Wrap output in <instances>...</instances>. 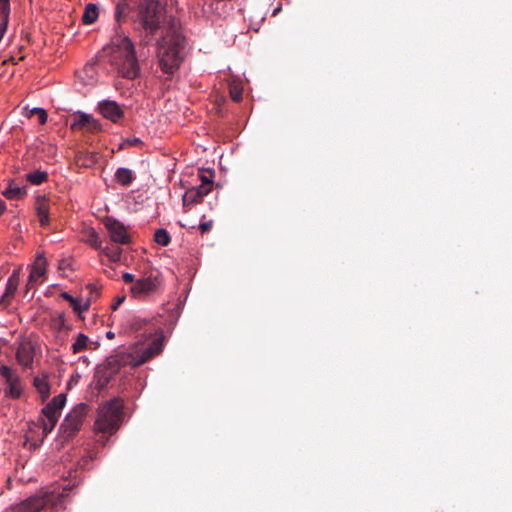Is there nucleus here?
<instances>
[{
  "mask_svg": "<svg viewBox=\"0 0 512 512\" xmlns=\"http://www.w3.org/2000/svg\"><path fill=\"white\" fill-rule=\"evenodd\" d=\"M72 308L74 309V311L76 312H83V311H86L89 307V304L86 303V304H82L79 300H77V298H74V303H70Z\"/></svg>",
  "mask_w": 512,
  "mask_h": 512,
  "instance_id": "obj_34",
  "label": "nucleus"
},
{
  "mask_svg": "<svg viewBox=\"0 0 512 512\" xmlns=\"http://www.w3.org/2000/svg\"><path fill=\"white\" fill-rule=\"evenodd\" d=\"M104 226L109 233L110 241L118 245H126L131 243V235L128 233L127 227H125L119 220L108 217Z\"/></svg>",
  "mask_w": 512,
  "mask_h": 512,
  "instance_id": "obj_9",
  "label": "nucleus"
},
{
  "mask_svg": "<svg viewBox=\"0 0 512 512\" xmlns=\"http://www.w3.org/2000/svg\"><path fill=\"white\" fill-rule=\"evenodd\" d=\"M101 130V124L99 120L92 117L91 114L88 115V121L86 122L85 131L89 133H98Z\"/></svg>",
  "mask_w": 512,
  "mask_h": 512,
  "instance_id": "obj_30",
  "label": "nucleus"
},
{
  "mask_svg": "<svg viewBox=\"0 0 512 512\" xmlns=\"http://www.w3.org/2000/svg\"><path fill=\"white\" fill-rule=\"evenodd\" d=\"M125 296L118 297L116 301L112 305V309L116 310L123 302H124Z\"/></svg>",
  "mask_w": 512,
  "mask_h": 512,
  "instance_id": "obj_37",
  "label": "nucleus"
},
{
  "mask_svg": "<svg viewBox=\"0 0 512 512\" xmlns=\"http://www.w3.org/2000/svg\"><path fill=\"white\" fill-rule=\"evenodd\" d=\"M162 290V278L159 271L150 270L145 272L130 287L132 297L137 299H146L157 295Z\"/></svg>",
  "mask_w": 512,
  "mask_h": 512,
  "instance_id": "obj_7",
  "label": "nucleus"
},
{
  "mask_svg": "<svg viewBox=\"0 0 512 512\" xmlns=\"http://www.w3.org/2000/svg\"><path fill=\"white\" fill-rule=\"evenodd\" d=\"M32 115H36V117H38L40 124H44L47 121V117H48L47 112L43 108H39V107L32 108L28 112V117L30 118V117H32Z\"/></svg>",
  "mask_w": 512,
  "mask_h": 512,
  "instance_id": "obj_31",
  "label": "nucleus"
},
{
  "mask_svg": "<svg viewBox=\"0 0 512 512\" xmlns=\"http://www.w3.org/2000/svg\"><path fill=\"white\" fill-rule=\"evenodd\" d=\"M123 403L119 399H114L104 403L99 408V416L95 422V427L103 433H114L119 428V422L122 418Z\"/></svg>",
  "mask_w": 512,
  "mask_h": 512,
  "instance_id": "obj_5",
  "label": "nucleus"
},
{
  "mask_svg": "<svg viewBox=\"0 0 512 512\" xmlns=\"http://www.w3.org/2000/svg\"><path fill=\"white\" fill-rule=\"evenodd\" d=\"M35 354L33 343L29 340H22L17 344L15 358L23 368H30Z\"/></svg>",
  "mask_w": 512,
  "mask_h": 512,
  "instance_id": "obj_12",
  "label": "nucleus"
},
{
  "mask_svg": "<svg viewBox=\"0 0 512 512\" xmlns=\"http://www.w3.org/2000/svg\"><path fill=\"white\" fill-rule=\"evenodd\" d=\"M164 17V4L162 0H141L139 4V18L145 30L154 33Z\"/></svg>",
  "mask_w": 512,
  "mask_h": 512,
  "instance_id": "obj_8",
  "label": "nucleus"
},
{
  "mask_svg": "<svg viewBox=\"0 0 512 512\" xmlns=\"http://www.w3.org/2000/svg\"><path fill=\"white\" fill-rule=\"evenodd\" d=\"M213 186L212 181H204L198 187H192L185 191L183 196V205L185 207L200 203L203 201L204 196L208 195Z\"/></svg>",
  "mask_w": 512,
  "mask_h": 512,
  "instance_id": "obj_11",
  "label": "nucleus"
},
{
  "mask_svg": "<svg viewBox=\"0 0 512 512\" xmlns=\"http://www.w3.org/2000/svg\"><path fill=\"white\" fill-rule=\"evenodd\" d=\"M88 337L85 334H78L75 341L72 343V352L78 354L87 349Z\"/></svg>",
  "mask_w": 512,
  "mask_h": 512,
  "instance_id": "obj_28",
  "label": "nucleus"
},
{
  "mask_svg": "<svg viewBox=\"0 0 512 512\" xmlns=\"http://www.w3.org/2000/svg\"><path fill=\"white\" fill-rule=\"evenodd\" d=\"M25 178L32 185H41L48 181V173L43 170H35L27 173Z\"/></svg>",
  "mask_w": 512,
  "mask_h": 512,
  "instance_id": "obj_22",
  "label": "nucleus"
},
{
  "mask_svg": "<svg viewBox=\"0 0 512 512\" xmlns=\"http://www.w3.org/2000/svg\"><path fill=\"white\" fill-rule=\"evenodd\" d=\"M122 278L126 283H130L131 285L137 280L135 279V276L131 273H124L122 275Z\"/></svg>",
  "mask_w": 512,
  "mask_h": 512,
  "instance_id": "obj_36",
  "label": "nucleus"
},
{
  "mask_svg": "<svg viewBox=\"0 0 512 512\" xmlns=\"http://www.w3.org/2000/svg\"><path fill=\"white\" fill-rule=\"evenodd\" d=\"M154 240L158 245L167 246L171 242V236L166 229H158L154 234Z\"/></svg>",
  "mask_w": 512,
  "mask_h": 512,
  "instance_id": "obj_29",
  "label": "nucleus"
},
{
  "mask_svg": "<svg viewBox=\"0 0 512 512\" xmlns=\"http://www.w3.org/2000/svg\"><path fill=\"white\" fill-rule=\"evenodd\" d=\"M98 108L104 118L111 120L114 123L123 118L124 111L115 101H102L99 103Z\"/></svg>",
  "mask_w": 512,
  "mask_h": 512,
  "instance_id": "obj_13",
  "label": "nucleus"
},
{
  "mask_svg": "<svg viewBox=\"0 0 512 512\" xmlns=\"http://www.w3.org/2000/svg\"><path fill=\"white\" fill-rule=\"evenodd\" d=\"M89 288L91 289V291L95 290V287H93V286H89Z\"/></svg>",
  "mask_w": 512,
  "mask_h": 512,
  "instance_id": "obj_43",
  "label": "nucleus"
},
{
  "mask_svg": "<svg viewBox=\"0 0 512 512\" xmlns=\"http://www.w3.org/2000/svg\"><path fill=\"white\" fill-rule=\"evenodd\" d=\"M200 179H202V183H204V181H211L207 176H200Z\"/></svg>",
  "mask_w": 512,
  "mask_h": 512,
  "instance_id": "obj_41",
  "label": "nucleus"
},
{
  "mask_svg": "<svg viewBox=\"0 0 512 512\" xmlns=\"http://www.w3.org/2000/svg\"><path fill=\"white\" fill-rule=\"evenodd\" d=\"M87 412L88 405L86 403H79L67 414L59 427L58 439L61 444L70 441L80 431L87 417Z\"/></svg>",
  "mask_w": 512,
  "mask_h": 512,
  "instance_id": "obj_6",
  "label": "nucleus"
},
{
  "mask_svg": "<svg viewBox=\"0 0 512 512\" xmlns=\"http://www.w3.org/2000/svg\"><path fill=\"white\" fill-rule=\"evenodd\" d=\"M10 15V0H0V40L5 33Z\"/></svg>",
  "mask_w": 512,
  "mask_h": 512,
  "instance_id": "obj_18",
  "label": "nucleus"
},
{
  "mask_svg": "<svg viewBox=\"0 0 512 512\" xmlns=\"http://www.w3.org/2000/svg\"><path fill=\"white\" fill-rule=\"evenodd\" d=\"M99 16L98 6L94 3H88L85 9V12L82 16L83 23L86 25H91L96 22Z\"/></svg>",
  "mask_w": 512,
  "mask_h": 512,
  "instance_id": "obj_21",
  "label": "nucleus"
},
{
  "mask_svg": "<svg viewBox=\"0 0 512 512\" xmlns=\"http://www.w3.org/2000/svg\"><path fill=\"white\" fill-rule=\"evenodd\" d=\"M229 90H230V97L232 98V100L234 102L242 101L243 86L241 84V81H239V80L230 81Z\"/></svg>",
  "mask_w": 512,
  "mask_h": 512,
  "instance_id": "obj_25",
  "label": "nucleus"
},
{
  "mask_svg": "<svg viewBox=\"0 0 512 512\" xmlns=\"http://www.w3.org/2000/svg\"><path fill=\"white\" fill-rule=\"evenodd\" d=\"M71 491L70 487H65L62 491L46 490L29 497L25 502L16 508V512H56L64 508V498Z\"/></svg>",
  "mask_w": 512,
  "mask_h": 512,
  "instance_id": "obj_4",
  "label": "nucleus"
},
{
  "mask_svg": "<svg viewBox=\"0 0 512 512\" xmlns=\"http://www.w3.org/2000/svg\"><path fill=\"white\" fill-rule=\"evenodd\" d=\"M61 297L64 298L69 303H74V297L68 292H62Z\"/></svg>",
  "mask_w": 512,
  "mask_h": 512,
  "instance_id": "obj_38",
  "label": "nucleus"
},
{
  "mask_svg": "<svg viewBox=\"0 0 512 512\" xmlns=\"http://www.w3.org/2000/svg\"><path fill=\"white\" fill-rule=\"evenodd\" d=\"M161 350L162 341L160 339H155L150 343L148 347L142 349H134L130 352H115L105 360L103 365L97 368L94 375L96 387L98 389L105 388L122 367H139L145 364L147 360L153 356L158 355Z\"/></svg>",
  "mask_w": 512,
  "mask_h": 512,
  "instance_id": "obj_1",
  "label": "nucleus"
},
{
  "mask_svg": "<svg viewBox=\"0 0 512 512\" xmlns=\"http://www.w3.org/2000/svg\"><path fill=\"white\" fill-rule=\"evenodd\" d=\"M213 227V222L212 220H209L208 222H202L199 226V229L202 233H206L208 231H210Z\"/></svg>",
  "mask_w": 512,
  "mask_h": 512,
  "instance_id": "obj_35",
  "label": "nucleus"
},
{
  "mask_svg": "<svg viewBox=\"0 0 512 512\" xmlns=\"http://www.w3.org/2000/svg\"><path fill=\"white\" fill-rule=\"evenodd\" d=\"M135 174L131 169L128 168H118L114 173V179L117 183L123 186H129L135 180Z\"/></svg>",
  "mask_w": 512,
  "mask_h": 512,
  "instance_id": "obj_19",
  "label": "nucleus"
},
{
  "mask_svg": "<svg viewBox=\"0 0 512 512\" xmlns=\"http://www.w3.org/2000/svg\"><path fill=\"white\" fill-rule=\"evenodd\" d=\"M57 421L58 420L55 417H52V419H50L43 416L42 418L39 419V422L42 427V437H46L49 433H51L54 430V428L57 425Z\"/></svg>",
  "mask_w": 512,
  "mask_h": 512,
  "instance_id": "obj_27",
  "label": "nucleus"
},
{
  "mask_svg": "<svg viewBox=\"0 0 512 512\" xmlns=\"http://www.w3.org/2000/svg\"><path fill=\"white\" fill-rule=\"evenodd\" d=\"M88 115L89 114H85V112H78L73 122L70 124V128H72L73 131H85Z\"/></svg>",
  "mask_w": 512,
  "mask_h": 512,
  "instance_id": "obj_26",
  "label": "nucleus"
},
{
  "mask_svg": "<svg viewBox=\"0 0 512 512\" xmlns=\"http://www.w3.org/2000/svg\"><path fill=\"white\" fill-rule=\"evenodd\" d=\"M127 10V6L124 3H118L115 7L114 17L117 21H121V19L125 16Z\"/></svg>",
  "mask_w": 512,
  "mask_h": 512,
  "instance_id": "obj_33",
  "label": "nucleus"
},
{
  "mask_svg": "<svg viewBox=\"0 0 512 512\" xmlns=\"http://www.w3.org/2000/svg\"><path fill=\"white\" fill-rule=\"evenodd\" d=\"M5 210H6V203L0 199V217L2 216V214L4 213Z\"/></svg>",
  "mask_w": 512,
  "mask_h": 512,
  "instance_id": "obj_39",
  "label": "nucleus"
},
{
  "mask_svg": "<svg viewBox=\"0 0 512 512\" xmlns=\"http://www.w3.org/2000/svg\"><path fill=\"white\" fill-rule=\"evenodd\" d=\"M49 206V199L46 196L37 195L35 197V211L42 227L48 226L50 223Z\"/></svg>",
  "mask_w": 512,
  "mask_h": 512,
  "instance_id": "obj_15",
  "label": "nucleus"
},
{
  "mask_svg": "<svg viewBox=\"0 0 512 512\" xmlns=\"http://www.w3.org/2000/svg\"><path fill=\"white\" fill-rule=\"evenodd\" d=\"M140 142H141V140H140L139 138H134V139L131 141V143H133V144L140 143Z\"/></svg>",
  "mask_w": 512,
  "mask_h": 512,
  "instance_id": "obj_42",
  "label": "nucleus"
},
{
  "mask_svg": "<svg viewBox=\"0 0 512 512\" xmlns=\"http://www.w3.org/2000/svg\"><path fill=\"white\" fill-rule=\"evenodd\" d=\"M34 386L38 390V393L42 396V400H45L50 393V385L47 380V376H42V378H39L37 376L34 379Z\"/></svg>",
  "mask_w": 512,
  "mask_h": 512,
  "instance_id": "obj_24",
  "label": "nucleus"
},
{
  "mask_svg": "<svg viewBox=\"0 0 512 512\" xmlns=\"http://www.w3.org/2000/svg\"><path fill=\"white\" fill-rule=\"evenodd\" d=\"M66 399L67 398L65 394L57 395L44 406V408L42 409V415L50 419H52V417H55L56 420H58L61 414V410L65 406Z\"/></svg>",
  "mask_w": 512,
  "mask_h": 512,
  "instance_id": "obj_14",
  "label": "nucleus"
},
{
  "mask_svg": "<svg viewBox=\"0 0 512 512\" xmlns=\"http://www.w3.org/2000/svg\"><path fill=\"white\" fill-rule=\"evenodd\" d=\"M46 271V260L43 256H39L31 268L28 277L29 282H36L40 277H43Z\"/></svg>",
  "mask_w": 512,
  "mask_h": 512,
  "instance_id": "obj_17",
  "label": "nucleus"
},
{
  "mask_svg": "<svg viewBox=\"0 0 512 512\" xmlns=\"http://www.w3.org/2000/svg\"><path fill=\"white\" fill-rule=\"evenodd\" d=\"M101 252L104 256H106L109 260L113 262H117L121 259L122 248L115 245H107L105 247H101Z\"/></svg>",
  "mask_w": 512,
  "mask_h": 512,
  "instance_id": "obj_23",
  "label": "nucleus"
},
{
  "mask_svg": "<svg viewBox=\"0 0 512 512\" xmlns=\"http://www.w3.org/2000/svg\"><path fill=\"white\" fill-rule=\"evenodd\" d=\"M106 337L109 339H113L115 337V334L113 332H107Z\"/></svg>",
  "mask_w": 512,
  "mask_h": 512,
  "instance_id": "obj_40",
  "label": "nucleus"
},
{
  "mask_svg": "<svg viewBox=\"0 0 512 512\" xmlns=\"http://www.w3.org/2000/svg\"><path fill=\"white\" fill-rule=\"evenodd\" d=\"M2 195L7 199H23L27 196V188L15 185L14 181H10L9 186L3 190Z\"/></svg>",
  "mask_w": 512,
  "mask_h": 512,
  "instance_id": "obj_20",
  "label": "nucleus"
},
{
  "mask_svg": "<svg viewBox=\"0 0 512 512\" xmlns=\"http://www.w3.org/2000/svg\"><path fill=\"white\" fill-rule=\"evenodd\" d=\"M185 38L173 27L168 29L158 42L157 57L161 71L173 75L178 71L184 56Z\"/></svg>",
  "mask_w": 512,
  "mask_h": 512,
  "instance_id": "obj_2",
  "label": "nucleus"
},
{
  "mask_svg": "<svg viewBox=\"0 0 512 512\" xmlns=\"http://www.w3.org/2000/svg\"><path fill=\"white\" fill-rule=\"evenodd\" d=\"M109 55L110 62L117 68L122 77L134 79L139 75L140 66L135 55V49L127 36L117 39L111 44Z\"/></svg>",
  "mask_w": 512,
  "mask_h": 512,
  "instance_id": "obj_3",
  "label": "nucleus"
},
{
  "mask_svg": "<svg viewBox=\"0 0 512 512\" xmlns=\"http://www.w3.org/2000/svg\"><path fill=\"white\" fill-rule=\"evenodd\" d=\"M19 283V273L14 271L8 278L4 294L0 297V305L7 307L11 304Z\"/></svg>",
  "mask_w": 512,
  "mask_h": 512,
  "instance_id": "obj_16",
  "label": "nucleus"
},
{
  "mask_svg": "<svg viewBox=\"0 0 512 512\" xmlns=\"http://www.w3.org/2000/svg\"><path fill=\"white\" fill-rule=\"evenodd\" d=\"M87 242L92 246L94 247L95 249H100L101 250V241L99 239V235L98 233L95 231V230H91L89 233H88V239H87Z\"/></svg>",
  "mask_w": 512,
  "mask_h": 512,
  "instance_id": "obj_32",
  "label": "nucleus"
},
{
  "mask_svg": "<svg viewBox=\"0 0 512 512\" xmlns=\"http://www.w3.org/2000/svg\"><path fill=\"white\" fill-rule=\"evenodd\" d=\"M0 375L8 385V394L12 398H19L23 391V386L20 376L17 372L9 366H0Z\"/></svg>",
  "mask_w": 512,
  "mask_h": 512,
  "instance_id": "obj_10",
  "label": "nucleus"
}]
</instances>
